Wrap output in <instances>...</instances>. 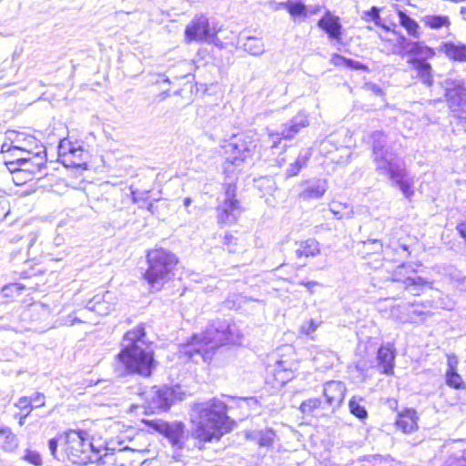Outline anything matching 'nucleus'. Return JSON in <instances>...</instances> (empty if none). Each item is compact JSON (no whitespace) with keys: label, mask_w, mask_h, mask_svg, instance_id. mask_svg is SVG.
<instances>
[{"label":"nucleus","mask_w":466,"mask_h":466,"mask_svg":"<svg viewBox=\"0 0 466 466\" xmlns=\"http://www.w3.org/2000/svg\"><path fill=\"white\" fill-rule=\"evenodd\" d=\"M227 412L228 406L218 399L195 404L190 413L192 437L200 442L219 441L233 427Z\"/></svg>","instance_id":"nucleus-1"},{"label":"nucleus","mask_w":466,"mask_h":466,"mask_svg":"<svg viewBox=\"0 0 466 466\" xmlns=\"http://www.w3.org/2000/svg\"><path fill=\"white\" fill-rule=\"evenodd\" d=\"M241 339L242 333L234 321L216 320L205 331L194 335L188 343L183 345L181 352L194 361H197L196 357L208 361L217 349L227 344H240Z\"/></svg>","instance_id":"nucleus-2"},{"label":"nucleus","mask_w":466,"mask_h":466,"mask_svg":"<svg viewBox=\"0 0 466 466\" xmlns=\"http://www.w3.org/2000/svg\"><path fill=\"white\" fill-rule=\"evenodd\" d=\"M142 325L127 331L122 340V350L117 354L118 362L127 374L149 377L156 368L153 350L146 341Z\"/></svg>","instance_id":"nucleus-3"},{"label":"nucleus","mask_w":466,"mask_h":466,"mask_svg":"<svg viewBox=\"0 0 466 466\" xmlns=\"http://www.w3.org/2000/svg\"><path fill=\"white\" fill-rule=\"evenodd\" d=\"M147 268L144 273L152 291H159L174 277L178 260L175 254L164 248L151 249L147 254Z\"/></svg>","instance_id":"nucleus-4"},{"label":"nucleus","mask_w":466,"mask_h":466,"mask_svg":"<svg viewBox=\"0 0 466 466\" xmlns=\"http://www.w3.org/2000/svg\"><path fill=\"white\" fill-rule=\"evenodd\" d=\"M61 455L70 462L78 465L92 463L97 459V450L84 431L70 430L60 434Z\"/></svg>","instance_id":"nucleus-5"},{"label":"nucleus","mask_w":466,"mask_h":466,"mask_svg":"<svg viewBox=\"0 0 466 466\" xmlns=\"http://www.w3.org/2000/svg\"><path fill=\"white\" fill-rule=\"evenodd\" d=\"M223 148L226 155L225 173H233L235 168H238L255 154L258 148V139L255 135L235 136L223 146Z\"/></svg>","instance_id":"nucleus-6"},{"label":"nucleus","mask_w":466,"mask_h":466,"mask_svg":"<svg viewBox=\"0 0 466 466\" xmlns=\"http://www.w3.org/2000/svg\"><path fill=\"white\" fill-rule=\"evenodd\" d=\"M391 285H397L401 291H409L413 296H420L430 282L417 275L410 265L401 264L390 274Z\"/></svg>","instance_id":"nucleus-7"},{"label":"nucleus","mask_w":466,"mask_h":466,"mask_svg":"<svg viewBox=\"0 0 466 466\" xmlns=\"http://www.w3.org/2000/svg\"><path fill=\"white\" fill-rule=\"evenodd\" d=\"M178 386L168 387H152L149 390L143 393L146 409L151 412L166 411L175 403L177 400H181V392Z\"/></svg>","instance_id":"nucleus-8"},{"label":"nucleus","mask_w":466,"mask_h":466,"mask_svg":"<svg viewBox=\"0 0 466 466\" xmlns=\"http://www.w3.org/2000/svg\"><path fill=\"white\" fill-rule=\"evenodd\" d=\"M237 187L233 183L226 186L224 198L218 207V221L223 225H232L239 218L242 208L236 198Z\"/></svg>","instance_id":"nucleus-9"},{"label":"nucleus","mask_w":466,"mask_h":466,"mask_svg":"<svg viewBox=\"0 0 466 466\" xmlns=\"http://www.w3.org/2000/svg\"><path fill=\"white\" fill-rule=\"evenodd\" d=\"M370 142L372 145L373 161L379 173L400 160L395 154L385 148L387 141L383 132H372L370 135Z\"/></svg>","instance_id":"nucleus-10"},{"label":"nucleus","mask_w":466,"mask_h":466,"mask_svg":"<svg viewBox=\"0 0 466 466\" xmlns=\"http://www.w3.org/2000/svg\"><path fill=\"white\" fill-rule=\"evenodd\" d=\"M146 423L164 435L172 445L177 449H182L185 444V425L182 422H167L161 420H147Z\"/></svg>","instance_id":"nucleus-11"},{"label":"nucleus","mask_w":466,"mask_h":466,"mask_svg":"<svg viewBox=\"0 0 466 466\" xmlns=\"http://www.w3.org/2000/svg\"><path fill=\"white\" fill-rule=\"evenodd\" d=\"M217 30L209 25L204 15H196L186 26L185 37L187 42H205L217 35Z\"/></svg>","instance_id":"nucleus-12"},{"label":"nucleus","mask_w":466,"mask_h":466,"mask_svg":"<svg viewBox=\"0 0 466 466\" xmlns=\"http://www.w3.org/2000/svg\"><path fill=\"white\" fill-rule=\"evenodd\" d=\"M116 296L112 291H106L103 294H96L87 303L83 310H79L80 317H85L86 311H94L100 316H106L115 309L116 305Z\"/></svg>","instance_id":"nucleus-13"},{"label":"nucleus","mask_w":466,"mask_h":466,"mask_svg":"<svg viewBox=\"0 0 466 466\" xmlns=\"http://www.w3.org/2000/svg\"><path fill=\"white\" fill-rule=\"evenodd\" d=\"M380 173L389 177L390 179L395 182L407 198H410L413 195V180L407 178L408 174L405 165L401 160L396 162Z\"/></svg>","instance_id":"nucleus-14"},{"label":"nucleus","mask_w":466,"mask_h":466,"mask_svg":"<svg viewBox=\"0 0 466 466\" xmlns=\"http://www.w3.org/2000/svg\"><path fill=\"white\" fill-rule=\"evenodd\" d=\"M104 451L103 454L101 449L96 451L98 458L92 461L96 466H131L130 461L126 458V452L129 451L127 447L119 448L117 451L114 448L106 447Z\"/></svg>","instance_id":"nucleus-15"},{"label":"nucleus","mask_w":466,"mask_h":466,"mask_svg":"<svg viewBox=\"0 0 466 466\" xmlns=\"http://www.w3.org/2000/svg\"><path fill=\"white\" fill-rule=\"evenodd\" d=\"M318 26L328 35L330 42L341 43L342 25L339 16L332 15L330 11L328 10L318 21Z\"/></svg>","instance_id":"nucleus-16"},{"label":"nucleus","mask_w":466,"mask_h":466,"mask_svg":"<svg viewBox=\"0 0 466 466\" xmlns=\"http://www.w3.org/2000/svg\"><path fill=\"white\" fill-rule=\"evenodd\" d=\"M347 391L346 385L341 381L330 380L324 384V404L331 410L340 406Z\"/></svg>","instance_id":"nucleus-17"},{"label":"nucleus","mask_w":466,"mask_h":466,"mask_svg":"<svg viewBox=\"0 0 466 466\" xmlns=\"http://www.w3.org/2000/svg\"><path fill=\"white\" fill-rule=\"evenodd\" d=\"M399 47L398 50L393 51L395 54L401 55L402 53H409L414 56H420L419 59L431 58L435 52L432 48L424 46L420 42H412L407 39L405 36H400L398 40Z\"/></svg>","instance_id":"nucleus-18"},{"label":"nucleus","mask_w":466,"mask_h":466,"mask_svg":"<svg viewBox=\"0 0 466 466\" xmlns=\"http://www.w3.org/2000/svg\"><path fill=\"white\" fill-rule=\"evenodd\" d=\"M20 163L21 171H27L33 175L42 176L44 170L46 168V150L35 151L31 157H18Z\"/></svg>","instance_id":"nucleus-19"},{"label":"nucleus","mask_w":466,"mask_h":466,"mask_svg":"<svg viewBox=\"0 0 466 466\" xmlns=\"http://www.w3.org/2000/svg\"><path fill=\"white\" fill-rule=\"evenodd\" d=\"M309 125V116L305 112L299 111L282 125L279 134L284 139H292L302 128L307 127Z\"/></svg>","instance_id":"nucleus-20"},{"label":"nucleus","mask_w":466,"mask_h":466,"mask_svg":"<svg viewBox=\"0 0 466 466\" xmlns=\"http://www.w3.org/2000/svg\"><path fill=\"white\" fill-rule=\"evenodd\" d=\"M14 149L19 152H25L27 155H32L35 151H44L45 148L40 145L37 140L32 137L25 134H12Z\"/></svg>","instance_id":"nucleus-21"},{"label":"nucleus","mask_w":466,"mask_h":466,"mask_svg":"<svg viewBox=\"0 0 466 466\" xmlns=\"http://www.w3.org/2000/svg\"><path fill=\"white\" fill-rule=\"evenodd\" d=\"M327 190L328 181L326 179H313L305 182L299 197L304 200L319 199Z\"/></svg>","instance_id":"nucleus-22"},{"label":"nucleus","mask_w":466,"mask_h":466,"mask_svg":"<svg viewBox=\"0 0 466 466\" xmlns=\"http://www.w3.org/2000/svg\"><path fill=\"white\" fill-rule=\"evenodd\" d=\"M395 350L392 345L387 344L378 350L377 361L381 372L387 375L392 374L394 369Z\"/></svg>","instance_id":"nucleus-23"},{"label":"nucleus","mask_w":466,"mask_h":466,"mask_svg":"<svg viewBox=\"0 0 466 466\" xmlns=\"http://www.w3.org/2000/svg\"><path fill=\"white\" fill-rule=\"evenodd\" d=\"M447 100L454 116L466 119V93L461 90L450 91L447 93Z\"/></svg>","instance_id":"nucleus-24"},{"label":"nucleus","mask_w":466,"mask_h":466,"mask_svg":"<svg viewBox=\"0 0 466 466\" xmlns=\"http://www.w3.org/2000/svg\"><path fill=\"white\" fill-rule=\"evenodd\" d=\"M408 63L412 66V68L417 73V77L426 85L431 86L433 85L432 68L430 63L425 59H419L418 57H411Z\"/></svg>","instance_id":"nucleus-25"},{"label":"nucleus","mask_w":466,"mask_h":466,"mask_svg":"<svg viewBox=\"0 0 466 466\" xmlns=\"http://www.w3.org/2000/svg\"><path fill=\"white\" fill-rule=\"evenodd\" d=\"M417 412L415 410L407 409L400 413L395 422L398 429L404 433H410L417 430Z\"/></svg>","instance_id":"nucleus-26"},{"label":"nucleus","mask_w":466,"mask_h":466,"mask_svg":"<svg viewBox=\"0 0 466 466\" xmlns=\"http://www.w3.org/2000/svg\"><path fill=\"white\" fill-rule=\"evenodd\" d=\"M297 258H313L320 253L319 243L315 238H308L295 243Z\"/></svg>","instance_id":"nucleus-27"},{"label":"nucleus","mask_w":466,"mask_h":466,"mask_svg":"<svg viewBox=\"0 0 466 466\" xmlns=\"http://www.w3.org/2000/svg\"><path fill=\"white\" fill-rule=\"evenodd\" d=\"M83 155V149L80 146L76 147L69 141H62L59 145V156L62 163L66 166L80 167L79 161L71 159L72 156Z\"/></svg>","instance_id":"nucleus-28"},{"label":"nucleus","mask_w":466,"mask_h":466,"mask_svg":"<svg viewBox=\"0 0 466 466\" xmlns=\"http://www.w3.org/2000/svg\"><path fill=\"white\" fill-rule=\"evenodd\" d=\"M312 156V152L310 148H302L297 157L291 161L289 167L285 170V175L287 177H292L297 176L299 171L307 166L309 160Z\"/></svg>","instance_id":"nucleus-29"},{"label":"nucleus","mask_w":466,"mask_h":466,"mask_svg":"<svg viewBox=\"0 0 466 466\" xmlns=\"http://www.w3.org/2000/svg\"><path fill=\"white\" fill-rule=\"evenodd\" d=\"M238 43L251 56H259L265 52V45L261 38L256 36L239 37Z\"/></svg>","instance_id":"nucleus-30"},{"label":"nucleus","mask_w":466,"mask_h":466,"mask_svg":"<svg viewBox=\"0 0 466 466\" xmlns=\"http://www.w3.org/2000/svg\"><path fill=\"white\" fill-rule=\"evenodd\" d=\"M443 51L449 58L454 61L466 62L465 44L446 43L443 45Z\"/></svg>","instance_id":"nucleus-31"},{"label":"nucleus","mask_w":466,"mask_h":466,"mask_svg":"<svg viewBox=\"0 0 466 466\" xmlns=\"http://www.w3.org/2000/svg\"><path fill=\"white\" fill-rule=\"evenodd\" d=\"M18 447L16 436L8 427L0 429V449L5 451H13Z\"/></svg>","instance_id":"nucleus-32"},{"label":"nucleus","mask_w":466,"mask_h":466,"mask_svg":"<svg viewBox=\"0 0 466 466\" xmlns=\"http://www.w3.org/2000/svg\"><path fill=\"white\" fill-rule=\"evenodd\" d=\"M349 409L350 413L360 420H364L368 417L365 400L360 396H353L350 400Z\"/></svg>","instance_id":"nucleus-33"},{"label":"nucleus","mask_w":466,"mask_h":466,"mask_svg":"<svg viewBox=\"0 0 466 466\" xmlns=\"http://www.w3.org/2000/svg\"><path fill=\"white\" fill-rule=\"evenodd\" d=\"M329 210L339 219L351 218L353 214V209L350 205L338 201H332L329 204Z\"/></svg>","instance_id":"nucleus-34"},{"label":"nucleus","mask_w":466,"mask_h":466,"mask_svg":"<svg viewBox=\"0 0 466 466\" xmlns=\"http://www.w3.org/2000/svg\"><path fill=\"white\" fill-rule=\"evenodd\" d=\"M423 22L431 29L449 27L451 25L450 18L447 15H429L423 17Z\"/></svg>","instance_id":"nucleus-35"},{"label":"nucleus","mask_w":466,"mask_h":466,"mask_svg":"<svg viewBox=\"0 0 466 466\" xmlns=\"http://www.w3.org/2000/svg\"><path fill=\"white\" fill-rule=\"evenodd\" d=\"M398 15H399V19H400V24L403 27H405L408 34L410 36L418 38L419 37V32H418L419 25L417 24V22L415 20H413L412 18H410L403 11H399Z\"/></svg>","instance_id":"nucleus-36"},{"label":"nucleus","mask_w":466,"mask_h":466,"mask_svg":"<svg viewBox=\"0 0 466 466\" xmlns=\"http://www.w3.org/2000/svg\"><path fill=\"white\" fill-rule=\"evenodd\" d=\"M279 7L287 9L289 13L294 16L308 15V7L301 2H282L279 4Z\"/></svg>","instance_id":"nucleus-37"},{"label":"nucleus","mask_w":466,"mask_h":466,"mask_svg":"<svg viewBox=\"0 0 466 466\" xmlns=\"http://www.w3.org/2000/svg\"><path fill=\"white\" fill-rule=\"evenodd\" d=\"M329 408L326 404H324V401H322L321 400L319 399H317V398H312V399H309L305 401H303L300 405V410L303 412V413H312L314 410H318V409H327Z\"/></svg>","instance_id":"nucleus-38"},{"label":"nucleus","mask_w":466,"mask_h":466,"mask_svg":"<svg viewBox=\"0 0 466 466\" xmlns=\"http://www.w3.org/2000/svg\"><path fill=\"white\" fill-rule=\"evenodd\" d=\"M446 384L454 389H462L464 388V382L461 376L457 372V370L453 371H446Z\"/></svg>","instance_id":"nucleus-39"},{"label":"nucleus","mask_w":466,"mask_h":466,"mask_svg":"<svg viewBox=\"0 0 466 466\" xmlns=\"http://www.w3.org/2000/svg\"><path fill=\"white\" fill-rule=\"evenodd\" d=\"M28 311L38 314L37 319H41L49 316L50 308L42 302H34L29 306Z\"/></svg>","instance_id":"nucleus-40"},{"label":"nucleus","mask_w":466,"mask_h":466,"mask_svg":"<svg viewBox=\"0 0 466 466\" xmlns=\"http://www.w3.org/2000/svg\"><path fill=\"white\" fill-rule=\"evenodd\" d=\"M404 309L407 311V315L398 317V319L402 323L416 322L418 318L422 315V312L413 309V306L405 307Z\"/></svg>","instance_id":"nucleus-41"},{"label":"nucleus","mask_w":466,"mask_h":466,"mask_svg":"<svg viewBox=\"0 0 466 466\" xmlns=\"http://www.w3.org/2000/svg\"><path fill=\"white\" fill-rule=\"evenodd\" d=\"M275 433L272 430L261 431L258 433V444L261 447H270L273 444Z\"/></svg>","instance_id":"nucleus-42"},{"label":"nucleus","mask_w":466,"mask_h":466,"mask_svg":"<svg viewBox=\"0 0 466 466\" xmlns=\"http://www.w3.org/2000/svg\"><path fill=\"white\" fill-rule=\"evenodd\" d=\"M334 59L341 60L345 66L353 69L367 70L368 67L359 61H355L350 58L343 57L339 55H334Z\"/></svg>","instance_id":"nucleus-43"},{"label":"nucleus","mask_w":466,"mask_h":466,"mask_svg":"<svg viewBox=\"0 0 466 466\" xmlns=\"http://www.w3.org/2000/svg\"><path fill=\"white\" fill-rule=\"evenodd\" d=\"M61 446L60 435L56 438L50 439L48 441V449L52 456L57 460H65V456L57 453V447Z\"/></svg>","instance_id":"nucleus-44"},{"label":"nucleus","mask_w":466,"mask_h":466,"mask_svg":"<svg viewBox=\"0 0 466 466\" xmlns=\"http://www.w3.org/2000/svg\"><path fill=\"white\" fill-rule=\"evenodd\" d=\"M23 458L35 466L42 465V458L37 451L26 450Z\"/></svg>","instance_id":"nucleus-45"},{"label":"nucleus","mask_w":466,"mask_h":466,"mask_svg":"<svg viewBox=\"0 0 466 466\" xmlns=\"http://www.w3.org/2000/svg\"><path fill=\"white\" fill-rule=\"evenodd\" d=\"M24 289L23 286H21L18 283H12L7 286H5L3 289V292L5 296L6 297H14L15 294H20V291Z\"/></svg>","instance_id":"nucleus-46"},{"label":"nucleus","mask_w":466,"mask_h":466,"mask_svg":"<svg viewBox=\"0 0 466 466\" xmlns=\"http://www.w3.org/2000/svg\"><path fill=\"white\" fill-rule=\"evenodd\" d=\"M367 20H372L377 25H380V16L379 8L373 6L370 10L364 13Z\"/></svg>","instance_id":"nucleus-47"},{"label":"nucleus","mask_w":466,"mask_h":466,"mask_svg":"<svg viewBox=\"0 0 466 466\" xmlns=\"http://www.w3.org/2000/svg\"><path fill=\"white\" fill-rule=\"evenodd\" d=\"M318 327L319 323H317L313 319H309V321L304 322L301 325L300 331L306 335H310L317 329Z\"/></svg>","instance_id":"nucleus-48"},{"label":"nucleus","mask_w":466,"mask_h":466,"mask_svg":"<svg viewBox=\"0 0 466 466\" xmlns=\"http://www.w3.org/2000/svg\"><path fill=\"white\" fill-rule=\"evenodd\" d=\"M223 244L227 247L228 252H235L237 246V239L230 234H226L224 237Z\"/></svg>","instance_id":"nucleus-49"},{"label":"nucleus","mask_w":466,"mask_h":466,"mask_svg":"<svg viewBox=\"0 0 466 466\" xmlns=\"http://www.w3.org/2000/svg\"><path fill=\"white\" fill-rule=\"evenodd\" d=\"M45 395L39 392L30 398V401H32L31 410L45 406Z\"/></svg>","instance_id":"nucleus-50"},{"label":"nucleus","mask_w":466,"mask_h":466,"mask_svg":"<svg viewBox=\"0 0 466 466\" xmlns=\"http://www.w3.org/2000/svg\"><path fill=\"white\" fill-rule=\"evenodd\" d=\"M268 137L271 142V147H277L278 145L280 143V140L284 139L279 134V131H269Z\"/></svg>","instance_id":"nucleus-51"},{"label":"nucleus","mask_w":466,"mask_h":466,"mask_svg":"<svg viewBox=\"0 0 466 466\" xmlns=\"http://www.w3.org/2000/svg\"><path fill=\"white\" fill-rule=\"evenodd\" d=\"M458 364H459V360H458V358L455 355H448V360H447L448 369H447V371L457 370Z\"/></svg>","instance_id":"nucleus-52"},{"label":"nucleus","mask_w":466,"mask_h":466,"mask_svg":"<svg viewBox=\"0 0 466 466\" xmlns=\"http://www.w3.org/2000/svg\"><path fill=\"white\" fill-rule=\"evenodd\" d=\"M31 404H32V401H30V398H27V397H22L18 400L17 403L15 404L16 407H18L19 409H29L28 410H30V412L33 410H31Z\"/></svg>","instance_id":"nucleus-53"},{"label":"nucleus","mask_w":466,"mask_h":466,"mask_svg":"<svg viewBox=\"0 0 466 466\" xmlns=\"http://www.w3.org/2000/svg\"><path fill=\"white\" fill-rule=\"evenodd\" d=\"M372 245V251L373 252H380L382 249V244L378 239H368L364 242V246Z\"/></svg>","instance_id":"nucleus-54"},{"label":"nucleus","mask_w":466,"mask_h":466,"mask_svg":"<svg viewBox=\"0 0 466 466\" xmlns=\"http://www.w3.org/2000/svg\"><path fill=\"white\" fill-rule=\"evenodd\" d=\"M10 139H11V143H10V144H8V143H4V144L2 145L1 151H2L3 153H10V154H11L12 152H14V153H15V152H16V151H17V150H15V149H14V147H13L14 143H13V136H12V135L10 136Z\"/></svg>","instance_id":"nucleus-55"},{"label":"nucleus","mask_w":466,"mask_h":466,"mask_svg":"<svg viewBox=\"0 0 466 466\" xmlns=\"http://www.w3.org/2000/svg\"><path fill=\"white\" fill-rule=\"evenodd\" d=\"M343 151H345V155L344 156H340V158L339 159H336L335 157H331V160L332 161H336L338 163H345V162H348L349 161V158H350V152L347 148H344Z\"/></svg>","instance_id":"nucleus-56"},{"label":"nucleus","mask_w":466,"mask_h":466,"mask_svg":"<svg viewBox=\"0 0 466 466\" xmlns=\"http://www.w3.org/2000/svg\"><path fill=\"white\" fill-rule=\"evenodd\" d=\"M11 157H13L15 159H14V160H12V161H9V162L7 163V165H14V164H15V163H16L17 165H19V166H20V163L18 162L17 158H18V157H21V152H19V151H16V152H15V153H14V152H12V153H11Z\"/></svg>","instance_id":"nucleus-57"},{"label":"nucleus","mask_w":466,"mask_h":466,"mask_svg":"<svg viewBox=\"0 0 466 466\" xmlns=\"http://www.w3.org/2000/svg\"><path fill=\"white\" fill-rule=\"evenodd\" d=\"M319 283L317 281H307L305 287L309 290L310 293L313 292V288L318 286Z\"/></svg>","instance_id":"nucleus-58"},{"label":"nucleus","mask_w":466,"mask_h":466,"mask_svg":"<svg viewBox=\"0 0 466 466\" xmlns=\"http://www.w3.org/2000/svg\"><path fill=\"white\" fill-rule=\"evenodd\" d=\"M68 319H70V320H69L70 321V325H73V324H75L76 322H83L84 321V320H82L80 319V317H77V316H74L73 317L72 315H69Z\"/></svg>","instance_id":"nucleus-59"},{"label":"nucleus","mask_w":466,"mask_h":466,"mask_svg":"<svg viewBox=\"0 0 466 466\" xmlns=\"http://www.w3.org/2000/svg\"><path fill=\"white\" fill-rule=\"evenodd\" d=\"M288 158L291 160V158H292V157H289V156H288V155H287V156H285V157H279V158H278L279 166V167H282V166H283V163H285V162L288 160Z\"/></svg>","instance_id":"nucleus-60"},{"label":"nucleus","mask_w":466,"mask_h":466,"mask_svg":"<svg viewBox=\"0 0 466 466\" xmlns=\"http://www.w3.org/2000/svg\"><path fill=\"white\" fill-rule=\"evenodd\" d=\"M6 209L0 204V222L6 217Z\"/></svg>","instance_id":"nucleus-61"},{"label":"nucleus","mask_w":466,"mask_h":466,"mask_svg":"<svg viewBox=\"0 0 466 466\" xmlns=\"http://www.w3.org/2000/svg\"><path fill=\"white\" fill-rule=\"evenodd\" d=\"M456 466H466V452L462 456V459H461L457 461Z\"/></svg>","instance_id":"nucleus-62"},{"label":"nucleus","mask_w":466,"mask_h":466,"mask_svg":"<svg viewBox=\"0 0 466 466\" xmlns=\"http://www.w3.org/2000/svg\"><path fill=\"white\" fill-rule=\"evenodd\" d=\"M319 11V6H314V7H308V14H316Z\"/></svg>","instance_id":"nucleus-63"},{"label":"nucleus","mask_w":466,"mask_h":466,"mask_svg":"<svg viewBox=\"0 0 466 466\" xmlns=\"http://www.w3.org/2000/svg\"><path fill=\"white\" fill-rule=\"evenodd\" d=\"M192 203V199L190 198H185L183 200V204L186 208H188Z\"/></svg>","instance_id":"nucleus-64"}]
</instances>
